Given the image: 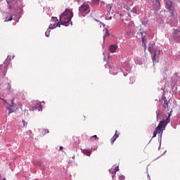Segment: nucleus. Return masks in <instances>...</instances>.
<instances>
[{
	"label": "nucleus",
	"instance_id": "f257e3e1",
	"mask_svg": "<svg viewBox=\"0 0 180 180\" xmlns=\"http://www.w3.org/2000/svg\"><path fill=\"white\" fill-rule=\"evenodd\" d=\"M171 113L169 114L168 117L165 120L160 121L155 129V131L153 132V138L157 137V134H162L164 132V130H165V127H167V124L171 122Z\"/></svg>",
	"mask_w": 180,
	"mask_h": 180
},
{
	"label": "nucleus",
	"instance_id": "f03ea898",
	"mask_svg": "<svg viewBox=\"0 0 180 180\" xmlns=\"http://www.w3.org/2000/svg\"><path fill=\"white\" fill-rule=\"evenodd\" d=\"M74 16V13H72V10L68 9L60 16V24L63 26H68L70 25V22L71 21V18Z\"/></svg>",
	"mask_w": 180,
	"mask_h": 180
},
{
	"label": "nucleus",
	"instance_id": "7ed1b4c3",
	"mask_svg": "<svg viewBox=\"0 0 180 180\" xmlns=\"http://www.w3.org/2000/svg\"><path fill=\"white\" fill-rule=\"evenodd\" d=\"M79 12L82 16H86V15L91 12V8L89 5L84 4L79 8Z\"/></svg>",
	"mask_w": 180,
	"mask_h": 180
},
{
	"label": "nucleus",
	"instance_id": "20e7f679",
	"mask_svg": "<svg viewBox=\"0 0 180 180\" xmlns=\"http://www.w3.org/2000/svg\"><path fill=\"white\" fill-rule=\"evenodd\" d=\"M148 51L150 53V56L152 57V60L153 63H157V60H158V56H157V48H155V46H151L148 47Z\"/></svg>",
	"mask_w": 180,
	"mask_h": 180
},
{
	"label": "nucleus",
	"instance_id": "39448f33",
	"mask_svg": "<svg viewBox=\"0 0 180 180\" xmlns=\"http://www.w3.org/2000/svg\"><path fill=\"white\" fill-rule=\"evenodd\" d=\"M165 7L167 9H169V11L172 13V15H174V11L175 8L172 5V1H171V0L165 1Z\"/></svg>",
	"mask_w": 180,
	"mask_h": 180
},
{
	"label": "nucleus",
	"instance_id": "423d86ee",
	"mask_svg": "<svg viewBox=\"0 0 180 180\" xmlns=\"http://www.w3.org/2000/svg\"><path fill=\"white\" fill-rule=\"evenodd\" d=\"M7 109L8 110V115L15 112V103H13V101H11V105L7 107Z\"/></svg>",
	"mask_w": 180,
	"mask_h": 180
},
{
	"label": "nucleus",
	"instance_id": "0eeeda50",
	"mask_svg": "<svg viewBox=\"0 0 180 180\" xmlns=\"http://www.w3.org/2000/svg\"><path fill=\"white\" fill-rule=\"evenodd\" d=\"M162 102H164V103H163L164 109H168L169 103L167 101V97L166 96H162Z\"/></svg>",
	"mask_w": 180,
	"mask_h": 180
},
{
	"label": "nucleus",
	"instance_id": "6e6552de",
	"mask_svg": "<svg viewBox=\"0 0 180 180\" xmlns=\"http://www.w3.org/2000/svg\"><path fill=\"white\" fill-rule=\"evenodd\" d=\"M140 33L141 34L142 43L144 45L145 50L147 49L146 46V41H144V38L146 37V32H143L142 30H140Z\"/></svg>",
	"mask_w": 180,
	"mask_h": 180
},
{
	"label": "nucleus",
	"instance_id": "1a4fd4ad",
	"mask_svg": "<svg viewBox=\"0 0 180 180\" xmlns=\"http://www.w3.org/2000/svg\"><path fill=\"white\" fill-rule=\"evenodd\" d=\"M117 50V45L116 44H112L109 47V51L111 53H116Z\"/></svg>",
	"mask_w": 180,
	"mask_h": 180
},
{
	"label": "nucleus",
	"instance_id": "9d476101",
	"mask_svg": "<svg viewBox=\"0 0 180 180\" xmlns=\"http://www.w3.org/2000/svg\"><path fill=\"white\" fill-rule=\"evenodd\" d=\"M118 137H119V134H117V131H115V135L110 139L111 144H113L115 141H116V139H118Z\"/></svg>",
	"mask_w": 180,
	"mask_h": 180
},
{
	"label": "nucleus",
	"instance_id": "9b49d317",
	"mask_svg": "<svg viewBox=\"0 0 180 180\" xmlns=\"http://www.w3.org/2000/svg\"><path fill=\"white\" fill-rule=\"evenodd\" d=\"M82 153L84 154L85 155H87V157L91 156V154H92V150H88V149H83L82 150Z\"/></svg>",
	"mask_w": 180,
	"mask_h": 180
},
{
	"label": "nucleus",
	"instance_id": "f8f14e48",
	"mask_svg": "<svg viewBox=\"0 0 180 180\" xmlns=\"http://www.w3.org/2000/svg\"><path fill=\"white\" fill-rule=\"evenodd\" d=\"M49 133H50V131H49V129H44L41 132V136H44L45 134H49Z\"/></svg>",
	"mask_w": 180,
	"mask_h": 180
},
{
	"label": "nucleus",
	"instance_id": "ddd939ff",
	"mask_svg": "<svg viewBox=\"0 0 180 180\" xmlns=\"http://www.w3.org/2000/svg\"><path fill=\"white\" fill-rule=\"evenodd\" d=\"M58 26V24H51L50 25H49V29H51V30H53V29H56V27H57Z\"/></svg>",
	"mask_w": 180,
	"mask_h": 180
},
{
	"label": "nucleus",
	"instance_id": "4468645a",
	"mask_svg": "<svg viewBox=\"0 0 180 180\" xmlns=\"http://www.w3.org/2000/svg\"><path fill=\"white\" fill-rule=\"evenodd\" d=\"M106 37H109V31H108V30H105V34L103 37V40H105V39H106Z\"/></svg>",
	"mask_w": 180,
	"mask_h": 180
},
{
	"label": "nucleus",
	"instance_id": "2eb2a0df",
	"mask_svg": "<svg viewBox=\"0 0 180 180\" xmlns=\"http://www.w3.org/2000/svg\"><path fill=\"white\" fill-rule=\"evenodd\" d=\"M157 115V120H158V119H160V116H161V112H160V110L156 111Z\"/></svg>",
	"mask_w": 180,
	"mask_h": 180
},
{
	"label": "nucleus",
	"instance_id": "dca6fc26",
	"mask_svg": "<svg viewBox=\"0 0 180 180\" xmlns=\"http://www.w3.org/2000/svg\"><path fill=\"white\" fill-rule=\"evenodd\" d=\"M74 140L75 141L76 140V143H77V144H79V143H81V141L79 140V137H74Z\"/></svg>",
	"mask_w": 180,
	"mask_h": 180
},
{
	"label": "nucleus",
	"instance_id": "f3484780",
	"mask_svg": "<svg viewBox=\"0 0 180 180\" xmlns=\"http://www.w3.org/2000/svg\"><path fill=\"white\" fill-rule=\"evenodd\" d=\"M45 35L46 37H49L50 36V30H47L46 32H45Z\"/></svg>",
	"mask_w": 180,
	"mask_h": 180
},
{
	"label": "nucleus",
	"instance_id": "a211bd4d",
	"mask_svg": "<svg viewBox=\"0 0 180 180\" xmlns=\"http://www.w3.org/2000/svg\"><path fill=\"white\" fill-rule=\"evenodd\" d=\"M22 124H23V127H27V122H26V121L22 120Z\"/></svg>",
	"mask_w": 180,
	"mask_h": 180
},
{
	"label": "nucleus",
	"instance_id": "6ab92c4d",
	"mask_svg": "<svg viewBox=\"0 0 180 180\" xmlns=\"http://www.w3.org/2000/svg\"><path fill=\"white\" fill-rule=\"evenodd\" d=\"M12 88V85L10 83L7 84V89H11Z\"/></svg>",
	"mask_w": 180,
	"mask_h": 180
},
{
	"label": "nucleus",
	"instance_id": "aec40b11",
	"mask_svg": "<svg viewBox=\"0 0 180 180\" xmlns=\"http://www.w3.org/2000/svg\"><path fill=\"white\" fill-rule=\"evenodd\" d=\"M93 139H95V140H99V138H98V136L94 135L91 136Z\"/></svg>",
	"mask_w": 180,
	"mask_h": 180
},
{
	"label": "nucleus",
	"instance_id": "412c9836",
	"mask_svg": "<svg viewBox=\"0 0 180 180\" xmlns=\"http://www.w3.org/2000/svg\"><path fill=\"white\" fill-rule=\"evenodd\" d=\"M135 63H136V64H141V61H140V60H139V59H136V60H135Z\"/></svg>",
	"mask_w": 180,
	"mask_h": 180
},
{
	"label": "nucleus",
	"instance_id": "4be33fe9",
	"mask_svg": "<svg viewBox=\"0 0 180 180\" xmlns=\"http://www.w3.org/2000/svg\"><path fill=\"white\" fill-rule=\"evenodd\" d=\"M13 18L12 17H11L8 20L7 22H11Z\"/></svg>",
	"mask_w": 180,
	"mask_h": 180
},
{
	"label": "nucleus",
	"instance_id": "5701e85b",
	"mask_svg": "<svg viewBox=\"0 0 180 180\" xmlns=\"http://www.w3.org/2000/svg\"><path fill=\"white\" fill-rule=\"evenodd\" d=\"M105 68H110V65H105Z\"/></svg>",
	"mask_w": 180,
	"mask_h": 180
},
{
	"label": "nucleus",
	"instance_id": "b1692460",
	"mask_svg": "<svg viewBox=\"0 0 180 180\" xmlns=\"http://www.w3.org/2000/svg\"><path fill=\"white\" fill-rule=\"evenodd\" d=\"M4 74H6V67H4Z\"/></svg>",
	"mask_w": 180,
	"mask_h": 180
},
{
	"label": "nucleus",
	"instance_id": "393cba45",
	"mask_svg": "<svg viewBox=\"0 0 180 180\" xmlns=\"http://www.w3.org/2000/svg\"><path fill=\"white\" fill-rule=\"evenodd\" d=\"M122 22H123V23H124L125 25H127V23L126 22H124V19L122 20Z\"/></svg>",
	"mask_w": 180,
	"mask_h": 180
},
{
	"label": "nucleus",
	"instance_id": "a878e982",
	"mask_svg": "<svg viewBox=\"0 0 180 180\" xmlns=\"http://www.w3.org/2000/svg\"><path fill=\"white\" fill-rule=\"evenodd\" d=\"M120 179H124V176H120Z\"/></svg>",
	"mask_w": 180,
	"mask_h": 180
},
{
	"label": "nucleus",
	"instance_id": "bb28decb",
	"mask_svg": "<svg viewBox=\"0 0 180 180\" xmlns=\"http://www.w3.org/2000/svg\"><path fill=\"white\" fill-rule=\"evenodd\" d=\"M100 27H102V22H99Z\"/></svg>",
	"mask_w": 180,
	"mask_h": 180
},
{
	"label": "nucleus",
	"instance_id": "cd10ccee",
	"mask_svg": "<svg viewBox=\"0 0 180 180\" xmlns=\"http://www.w3.org/2000/svg\"><path fill=\"white\" fill-rule=\"evenodd\" d=\"M8 9H12V6H8Z\"/></svg>",
	"mask_w": 180,
	"mask_h": 180
},
{
	"label": "nucleus",
	"instance_id": "c85d7f7f",
	"mask_svg": "<svg viewBox=\"0 0 180 180\" xmlns=\"http://www.w3.org/2000/svg\"><path fill=\"white\" fill-rule=\"evenodd\" d=\"M129 84H134V81L130 82Z\"/></svg>",
	"mask_w": 180,
	"mask_h": 180
},
{
	"label": "nucleus",
	"instance_id": "c756f323",
	"mask_svg": "<svg viewBox=\"0 0 180 180\" xmlns=\"http://www.w3.org/2000/svg\"><path fill=\"white\" fill-rule=\"evenodd\" d=\"M63 146H60L59 148L60 150H63Z\"/></svg>",
	"mask_w": 180,
	"mask_h": 180
},
{
	"label": "nucleus",
	"instance_id": "7c9ffc66",
	"mask_svg": "<svg viewBox=\"0 0 180 180\" xmlns=\"http://www.w3.org/2000/svg\"><path fill=\"white\" fill-rule=\"evenodd\" d=\"M156 1H157V4H160V1L159 0H156Z\"/></svg>",
	"mask_w": 180,
	"mask_h": 180
},
{
	"label": "nucleus",
	"instance_id": "2f4dec72",
	"mask_svg": "<svg viewBox=\"0 0 180 180\" xmlns=\"http://www.w3.org/2000/svg\"><path fill=\"white\" fill-rule=\"evenodd\" d=\"M119 171V167H117V169L115 170V172Z\"/></svg>",
	"mask_w": 180,
	"mask_h": 180
},
{
	"label": "nucleus",
	"instance_id": "473e14b6",
	"mask_svg": "<svg viewBox=\"0 0 180 180\" xmlns=\"http://www.w3.org/2000/svg\"><path fill=\"white\" fill-rule=\"evenodd\" d=\"M72 159L75 160V156H72Z\"/></svg>",
	"mask_w": 180,
	"mask_h": 180
},
{
	"label": "nucleus",
	"instance_id": "72a5a7b5",
	"mask_svg": "<svg viewBox=\"0 0 180 180\" xmlns=\"http://www.w3.org/2000/svg\"><path fill=\"white\" fill-rule=\"evenodd\" d=\"M2 180H6V178H4Z\"/></svg>",
	"mask_w": 180,
	"mask_h": 180
},
{
	"label": "nucleus",
	"instance_id": "f704fd0d",
	"mask_svg": "<svg viewBox=\"0 0 180 180\" xmlns=\"http://www.w3.org/2000/svg\"><path fill=\"white\" fill-rule=\"evenodd\" d=\"M1 68H2V65H0V70H1Z\"/></svg>",
	"mask_w": 180,
	"mask_h": 180
},
{
	"label": "nucleus",
	"instance_id": "c9c22d12",
	"mask_svg": "<svg viewBox=\"0 0 180 180\" xmlns=\"http://www.w3.org/2000/svg\"><path fill=\"white\" fill-rule=\"evenodd\" d=\"M158 53H161V51H158Z\"/></svg>",
	"mask_w": 180,
	"mask_h": 180
}]
</instances>
